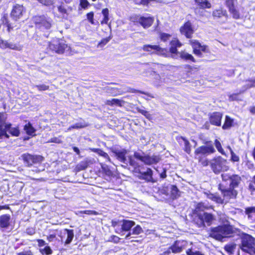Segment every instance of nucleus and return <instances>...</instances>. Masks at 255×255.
Masks as SVG:
<instances>
[{
	"mask_svg": "<svg viewBox=\"0 0 255 255\" xmlns=\"http://www.w3.org/2000/svg\"><path fill=\"white\" fill-rule=\"evenodd\" d=\"M237 229L229 224H224L213 228L210 236L217 240L224 242L227 238H232L237 233Z\"/></svg>",
	"mask_w": 255,
	"mask_h": 255,
	"instance_id": "f257e3e1",
	"label": "nucleus"
},
{
	"mask_svg": "<svg viewBox=\"0 0 255 255\" xmlns=\"http://www.w3.org/2000/svg\"><path fill=\"white\" fill-rule=\"evenodd\" d=\"M31 20L36 28L42 31L50 29L52 25V19L45 15L33 16Z\"/></svg>",
	"mask_w": 255,
	"mask_h": 255,
	"instance_id": "f03ea898",
	"label": "nucleus"
},
{
	"mask_svg": "<svg viewBox=\"0 0 255 255\" xmlns=\"http://www.w3.org/2000/svg\"><path fill=\"white\" fill-rule=\"evenodd\" d=\"M240 248L245 253L255 255V238L249 235H245L241 239Z\"/></svg>",
	"mask_w": 255,
	"mask_h": 255,
	"instance_id": "7ed1b4c3",
	"label": "nucleus"
},
{
	"mask_svg": "<svg viewBox=\"0 0 255 255\" xmlns=\"http://www.w3.org/2000/svg\"><path fill=\"white\" fill-rule=\"evenodd\" d=\"M215 220V217L211 213L203 212L198 214L197 218L194 221L199 227H204L205 224L208 226L211 225L213 221Z\"/></svg>",
	"mask_w": 255,
	"mask_h": 255,
	"instance_id": "20e7f679",
	"label": "nucleus"
},
{
	"mask_svg": "<svg viewBox=\"0 0 255 255\" xmlns=\"http://www.w3.org/2000/svg\"><path fill=\"white\" fill-rule=\"evenodd\" d=\"M189 44L192 46L193 53L198 57H203L202 52L204 53L209 52L208 47L206 45H201L198 40L191 39L189 41Z\"/></svg>",
	"mask_w": 255,
	"mask_h": 255,
	"instance_id": "39448f33",
	"label": "nucleus"
},
{
	"mask_svg": "<svg viewBox=\"0 0 255 255\" xmlns=\"http://www.w3.org/2000/svg\"><path fill=\"white\" fill-rule=\"evenodd\" d=\"M169 45L170 47L168 49L166 48L167 53L166 55L164 56V57H174L175 55H177L179 53L178 51V48L183 46V44L177 37L173 38L169 42Z\"/></svg>",
	"mask_w": 255,
	"mask_h": 255,
	"instance_id": "423d86ee",
	"label": "nucleus"
},
{
	"mask_svg": "<svg viewBox=\"0 0 255 255\" xmlns=\"http://www.w3.org/2000/svg\"><path fill=\"white\" fill-rule=\"evenodd\" d=\"M194 1L195 7L193 9L196 15L203 16V10L212 7V4L209 0H194Z\"/></svg>",
	"mask_w": 255,
	"mask_h": 255,
	"instance_id": "0eeeda50",
	"label": "nucleus"
},
{
	"mask_svg": "<svg viewBox=\"0 0 255 255\" xmlns=\"http://www.w3.org/2000/svg\"><path fill=\"white\" fill-rule=\"evenodd\" d=\"M142 49L151 54H155L164 57L167 53L166 48L161 47L159 45L145 44L143 46Z\"/></svg>",
	"mask_w": 255,
	"mask_h": 255,
	"instance_id": "6e6552de",
	"label": "nucleus"
},
{
	"mask_svg": "<svg viewBox=\"0 0 255 255\" xmlns=\"http://www.w3.org/2000/svg\"><path fill=\"white\" fill-rule=\"evenodd\" d=\"M219 189L221 191L223 197L224 202H228L230 199H235L238 194V191L233 188L229 187L228 188L224 187L222 185H219Z\"/></svg>",
	"mask_w": 255,
	"mask_h": 255,
	"instance_id": "1a4fd4ad",
	"label": "nucleus"
},
{
	"mask_svg": "<svg viewBox=\"0 0 255 255\" xmlns=\"http://www.w3.org/2000/svg\"><path fill=\"white\" fill-rule=\"evenodd\" d=\"M134 156L135 158L141 160L147 165L156 164L160 160V157L159 155L146 156L143 153L140 152H135Z\"/></svg>",
	"mask_w": 255,
	"mask_h": 255,
	"instance_id": "9d476101",
	"label": "nucleus"
},
{
	"mask_svg": "<svg viewBox=\"0 0 255 255\" xmlns=\"http://www.w3.org/2000/svg\"><path fill=\"white\" fill-rule=\"evenodd\" d=\"M187 243L185 241H177L166 251L160 255H169L173 253H179L181 252L186 247Z\"/></svg>",
	"mask_w": 255,
	"mask_h": 255,
	"instance_id": "9b49d317",
	"label": "nucleus"
},
{
	"mask_svg": "<svg viewBox=\"0 0 255 255\" xmlns=\"http://www.w3.org/2000/svg\"><path fill=\"white\" fill-rule=\"evenodd\" d=\"M225 163L226 160L221 157L214 158L210 161V166L215 173L226 169Z\"/></svg>",
	"mask_w": 255,
	"mask_h": 255,
	"instance_id": "f8f14e48",
	"label": "nucleus"
},
{
	"mask_svg": "<svg viewBox=\"0 0 255 255\" xmlns=\"http://www.w3.org/2000/svg\"><path fill=\"white\" fill-rule=\"evenodd\" d=\"M24 163L27 166L32 165L33 164H38L43 161L44 158L41 155H32L29 154H24L21 156Z\"/></svg>",
	"mask_w": 255,
	"mask_h": 255,
	"instance_id": "ddd939ff",
	"label": "nucleus"
},
{
	"mask_svg": "<svg viewBox=\"0 0 255 255\" xmlns=\"http://www.w3.org/2000/svg\"><path fill=\"white\" fill-rule=\"evenodd\" d=\"M50 49L56 52L57 54H63L68 48L67 44L64 42L61 41L59 40L52 41L49 44Z\"/></svg>",
	"mask_w": 255,
	"mask_h": 255,
	"instance_id": "4468645a",
	"label": "nucleus"
},
{
	"mask_svg": "<svg viewBox=\"0 0 255 255\" xmlns=\"http://www.w3.org/2000/svg\"><path fill=\"white\" fill-rule=\"evenodd\" d=\"M22 46L19 43H14L4 40L0 37V48L1 49H9L13 50L20 51Z\"/></svg>",
	"mask_w": 255,
	"mask_h": 255,
	"instance_id": "2eb2a0df",
	"label": "nucleus"
},
{
	"mask_svg": "<svg viewBox=\"0 0 255 255\" xmlns=\"http://www.w3.org/2000/svg\"><path fill=\"white\" fill-rule=\"evenodd\" d=\"M223 113L219 112H214L209 115V121L211 125L216 127H220L222 124Z\"/></svg>",
	"mask_w": 255,
	"mask_h": 255,
	"instance_id": "dca6fc26",
	"label": "nucleus"
},
{
	"mask_svg": "<svg viewBox=\"0 0 255 255\" xmlns=\"http://www.w3.org/2000/svg\"><path fill=\"white\" fill-rule=\"evenodd\" d=\"M154 21V18L153 16H138L136 18V22L143 28L147 29L152 25Z\"/></svg>",
	"mask_w": 255,
	"mask_h": 255,
	"instance_id": "f3484780",
	"label": "nucleus"
},
{
	"mask_svg": "<svg viewBox=\"0 0 255 255\" xmlns=\"http://www.w3.org/2000/svg\"><path fill=\"white\" fill-rule=\"evenodd\" d=\"M24 12L25 9L22 5L16 4L13 5L10 14L11 17L16 21L22 17Z\"/></svg>",
	"mask_w": 255,
	"mask_h": 255,
	"instance_id": "a211bd4d",
	"label": "nucleus"
},
{
	"mask_svg": "<svg viewBox=\"0 0 255 255\" xmlns=\"http://www.w3.org/2000/svg\"><path fill=\"white\" fill-rule=\"evenodd\" d=\"M225 4L234 19H238L240 18L239 11L235 7L234 0H226Z\"/></svg>",
	"mask_w": 255,
	"mask_h": 255,
	"instance_id": "6ab92c4d",
	"label": "nucleus"
},
{
	"mask_svg": "<svg viewBox=\"0 0 255 255\" xmlns=\"http://www.w3.org/2000/svg\"><path fill=\"white\" fill-rule=\"evenodd\" d=\"M180 31L187 38H191L194 33L191 22L189 20L185 22L180 28Z\"/></svg>",
	"mask_w": 255,
	"mask_h": 255,
	"instance_id": "aec40b11",
	"label": "nucleus"
},
{
	"mask_svg": "<svg viewBox=\"0 0 255 255\" xmlns=\"http://www.w3.org/2000/svg\"><path fill=\"white\" fill-rule=\"evenodd\" d=\"M215 151V148L211 144H206L201 146L195 150V155L199 156L204 154H209L213 153Z\"/></svg>",
	"mask_w": 255,
	"mask_h": 255,
	"instance_id": "412c9836",
	"label": "nucleus"
},
{
	"mask_svg": "<svg viewBox=\"0 0 255 255\" xmlns=\"http://www.w3.org/2000/svg\"><path fill=\"white\" fill-rule=\"evenodd\" d=\"M139 175L137 177L140 179L144 180L147 182H153L152 178V171L150 168H147V170L145 172L139 171Z\"/></svg>",
	"mask_w": 255,
	"mask_h": 255,
	"instance_id": "4be33fe9",
	"label": "nucleus"
},
{
	"mask_svg": "<svg viewBox=\"0 0 255 255\" xmlns=\"http://www.w3.org/2000/svg\"><path fill=\"white\" fill-rule=\"evenodd\" d=\"M23 129L25 131L26 134L28 135L23 137V140H28L29 139L30 136H34L35 135V132L36 131V129L30 122H28V123L24 125Z\"/></svg>",
	"mask_w": 255,
	"mask_h": 255,
	"instance_id": "5701e85b",
	"label": "nucleus"
},
{
	"mask_svg": "<svg viewBox=\"0 0 255 255\" xmlns=\"http://www.w3.org/2000/svg\"><path fill=\"white\" fill-rule=\"evenodd\" d=\"M11 222V216L9 214H3L0 216V227L7 229Z\"/></svg>",
	"mask_w": 255,
	"mask_h": 255,
	"instance_id": "b1692460",
	"label": "nucleus"
},
{
	"mask_svg": "<svg viewBox=\"0 0 255 255\" xmlns=\"http://www.w3.org/2000/svg\"><path fill=\"white\" fill-rule=\"evenodd\" d=\"M212 16L214 19H218L223 17H227L228 14L226 9L220 7L213 11Z\"/></svg>",
	"mask_w": 255,
	"mask_h": 255,
	"instance_id": "393cba45",
	"label": "nucleus"
},
{
	"mask_svg": "<svg viewBox=\"0 0 255 255\" xmlns=\"http://www.w3.org/2000/svg\"><path fill=\"white\" fill-rule=\"evenodd\" d=\"M179 54L180 58L184 61L193 63H196L197 61L192 54L187 52L185 50H181L179 52Z\"/></svg>",
	"mask_w": 255,
	"mask_h": 255,
	"instance_id": "a878e982",
	"label": "nucleus"
},
{
	"mask_svg": "<svg viewBox=\"0 0 255 255\" xmlns=\"http://www.w3.org/2000/svg\"><path fill=\"white\" fill-rule=\"evenodd\" d=\"M1 20L2 23L6 26V30L8 32H11L13 30L14 27L17 26L15 23H13L12 22L10 21L6 15H3L2 17Z\"/></svg>",
	"mask_w": 255,
	"mask_h": 255,
	"instance_id": "bb28decb",
	"label": "nucleus"
},
{
	"mask_svg": "<svg viewBox=\"0 0 255 255\" xmlns=\"http://www.w3.org/2000/svg\"><path fill=\"white\" fill-rule=\"evenodd\" d=\"M234 126V120L228 115L225 116V121L222 128L223 130L230 129Z\"/></svg>",
	"mask_w": 255,
	"mask_h": 255,
	"instance_id": "cd10ccee",
	"label": "nucleus"
},
{
	"mask_svg": "<svg viewBox=\"0 0 255 255\" xmlns=\"http://www.w3.org/2000/svg\"><path fill=\"white\" fill-rule=\"evenodd\" d=\"M241 181L240 176L236 174L232 175V178L229 182V187L236 189L238 187Z\"/></svg>",
	"mask_w": 255,
	"mask_h": 255,
	"instance_id": "c85d7f7f",
	"label": "nucleus"
},
{
	"mask_svg": "<svg viewBox=\"0 0 255 255\" xmlns=\"http://www.w3.org/2000/svg\"><path fill=\"white\" fill-rule=\"evenodd\" d=\"M124 103L125 102L124 101L115 98L111 100H106L105 102V104L106 105L110 106H117L120 107H123Z\"/></svg>",
	"mask_w": 255,
	"mask_h": 255,
	"instance_id": "c756f323",
	"label": "nucleus"
},
{
	"mask_svg": "<svg viewBox=\"0 0 255 255\" xmlns=\"http://www.w3.org/2000/svg\"><path fill=\"white\" fill-rule=\"evenodd\" d=\"M10 124L5 126V128L8 130L9 133L13 136H18L20 134V130L18 127H11Z\"/></svg>",
	"mask_w": 255,
	"mask_h": 255,
	"instance_id": "7c9ffc66",
	"label": "nucleus"
},
{
	"mask_svg": "<svg viewBox=\"0 0 255 255\" xmlns=\"http://www.w3.org/2000/svg\"><path fill=\"white\" fill-rule=\"evenodd\" d=\"M57 9L62 18H67L68 15V9L66 5L63 2H61L60 4L57 6Z\"/></svg>",
	"mask_w": 255,
	"mask_h": 255,
	"instance_id": "2f4dec72",
	"label": "nucleus"
},
{
	"mask_svg": "<svg viewBox=\"0 0 255 255\" xmlns=\"http://www.w3.org/2000/svg\"><path fill=\"white\" fill-rule=\"evenodd\" d=\"M102 13L103 15V18L101 21V24L102 25L108 24L110 19L109 9L108 8H103L102 10Z\"/></svg>",
	"mask_w": 255,
	"mask_h": 255,
	"instance_id": "473e14b6",
	"label": "nucleus"
},
{
	"mask_svg": "<svg viewBox=\"0 0 255 255\" xmlns=\"http://www.w3.org/2000/svg\"><path fill=\"white\" fill-rule=\"evenodd\" d=\"M135 223L132 221L124 220L122 225L123 231H128L134 225Z\"/></svg>",
	"mask_w": 255,
	"mask_h": 255,
	"instance_id": "72a5a7b5",
	"label": "nucleus"
},
{
	"mask_svg": "<svg viewBox=\"0 0 255 255\" xmlns=\"http://www.w3.org/2000/svg\"><path fill=\"white\" fill-rule=\"evenodd\" d=\"M106 92L109 94V96L112 97L117 96L122 94L120 89L116 87L107 88Z\"/></svg>",
	"mask_w": 255,
	"mask_h": 255,
	"instance_id": "f704fd0d",
	"label": "nucleus"
},
{
	"mask_svg": "<svg viewBox=\"0 0 255 255\" xmlns=\"http://www.w3.org/2000/svg\"><path fill=\"white\" fill-rule=\"evenodd\" d=\"M64 234H67V239L65 241V244L66 245L69 244L71 243L74 238V231L73 230H69L65 229H64Z\"/></svg>",
	"mask_w": 255,
	"mask_h": 255,
	"instance_id": "c9c22d12",
	"label": "nucleus"
},
{
	"mask_svg": "<svg viewBox=\"0 0 255 255\" xmlns=\"http://www.w3.org/2000/svg\"><path fill=\"white\" fill-rule=\"evenodd\" d=\"M208 199L219 204H223L224 200L217 194H209L207 195Z\"/></svg>",
	"mask_w": 255,
	"mask_h": 255,
	"instance_id": "e433bc0d",
	"label": "nucleus"
},
{
	"mask_svg": "<svg viewBox=\"0 0 255 255\" xmlns=\"http://www.w3.org/2000/svg\"><path fill=\"white\" fill-rule=\"evenodd\" d=\"M143 232L142 229L139 225H137L132 230V233L129 232L126 236V238L128 239L131 234L138 235Z\"/></svg>",
	"mask_w": 255,
	"mask_h": 255,
	"instance_id": "4c0bfd02",
	"label": "nucleus"
},
{
	"mask_svg": "<svg viewBox=\"0 0 255 255\" xmlns=\"http://www.w3.org/2000/svg\"><path fill=\"white\" fill-rule=\"evenodd\" d=\"M237 245L235 243H230L226 245L224 249L225 251L230 255L233 254L236 249Z\"/></svg>",
	"mask_w": 255,
	"mask_h": 255,
	"instance_id": "58836bf2",
	"label": "nucleus"
},
{
	"mask_svg": "<svg viewBox=\"0 0 255 255\" xmlns=\"http://www.w3.org/2000/svg\"><path fill=\"white\" fill-rule=\"evenodd\" d=\"M208 209V206L205 205L204 203L200 202L197 204L195 209V212L198 215L199 213H201V211H204L205 209Z\"/></svg>",
	"mask_w": 255,
	"mask_h": 255,
	"instance_id": "ea45409f",
	"label": "nucleus"
},
{
	"mask_svg": "<svg viewBox=\"0 0 255 255\" xmlns=\"http://www.w3.org/2000/svg\"><path fill=\"white\" fill-rule=\"evenodd\" d=\"M171 195L173 199H175L179 196V191L175 185H171Z\"/></svg>",
	"mask_w": 255,
	"mask_h": 255,
	"instance_id": "a19ab883",
	"label": "nucleus"
},
{
	"mask_svg": "<svg viewBox=\"0 0 255 255\" xmlns=\"http://www.w3.org/2000/svg\"><path fill=\"white\" fill-rule=\"evenodd\" d=\"M195 158L198 159L199 162L203 166H206L210 163V162L207 160V159L205 156H202L201 155L197 156L196 155H195Z\"/></svg>",
	"mask_w": 255,
	"mask_h": 255,
	"instance_id": "79ce46f5",
	"label": "nucleus"
},
{
	"mask_svg": "<svg viewBox=\"0 0 255 255\" xmlns=\"http://www.w3.org/2000/svg\"><path fill=\"white\" fill-rule=\"evenodd\" d=\"M245 214L248 215V218L252 219L255 214V207H250L245 209Z\"/></svg>",
	"mask_w": 255,
	"mask_h": 255,
	"instance_id": "37998d69",
	"label": "nucleus"
},
{
	"mask_svg": "<svg viewBox=\"0 0 255 255\" xmlns=\"http://www.w3.org/2000/svg\"><path fill=\"white\" fill-rule=\"evenodd\" d=\"M112 38V36L110 35L109 36L103 38L101 40V41L98 43V46L101 48L103 47L105 45H106L110 40Z\"/></svg>",
	"mask_w": 255,
	"mask_h": 255,
	"instance_id": "c03bdc74",
	"label": "nucleus"
},
{
	"mask_svg": "<svg viewBox=\"0 0 255 255\" xmlns=\"http://www.w3.org/2000/svg\"><path fill=\"white\" fill-rule=\"evenodd\" d=\"M159 37L162 41L165 42L170 39L171 37V35L164 32H160Z\"/></svg>",
	"mask_w": 255,
	"mask_h": 255,
	"instance_id": "a18cd8bd",
	"label": "nucleus"
},
{
	"mask_svg": "<svg viewBox=\"0 0 255 255\" xmlns=\"http://www.w3.org/2000/svg\"><path fill=\"white\" fill-rule=\"evenodd\" d=\"M127 152L126 150L119 151L116 152V155L119 159L123 162H125L126 160V154Z\"/></svg>",
	"mask_w": 255,
	"mask_h": 255,
	"instance_id": "49530a36",
	"label": "nucleus"
},
{
	"mask_svg": "<svg viewBox=\"0 0 255 255\" xmlns=\"http://www.w3.org/2000/svg\"><path fill=\"white\" fill-rule=\"evenodd\" d=\"M87 126H88V125L85 123H76L74 125H71L69 127V129H74V128H77V129L82 128H86Z\"/></svg>",
	"mask_w": 255,
	"mask_h": 255,
	"instance_id": "de8ad7c7",
	"label": "nucleus"
},
{
	"mask_svg": "<svg viewBox=\"0 0 255 255\" xmlns=\"http://www.w3.org/2000/svg\"><path fill=\"white\" fill-rule=\"evenodd\" d=\"M88 167V163L85 161H83L78 164L76 169L78 171L85 169Z\"/></svg>",
	"mask_w": 255,
	"mask_h": 255,
	"instance_id": "09e8293b",
	"label": "nucleus"
},
{
	"mask_svg": "<svg viewBox=\"0 0 255 255\" xmlns=\"http://www.w3.org/2000/svg\"><path fill=\"white\" fill-rule=\"evenodd\" d=\"M137 112L143 116H144L147 119H149L150 117V114L149 112L145 110L140 109V108L137 107L136 108Z\"/></svg>",
	"mask_w": 255,
	"mask_h": 255,
	"instance_id": "8fccbe9b",
	"label": "nucleus"
},
{
	"mask_svg": "<svg viewBox=\"0 0 255 255\" xmlns=\"http://www.w3.org/2000/svg\"><path fill=\"white\" fill-rule=\"evenodd\" d=\"M40 252L42 254H45L46 255H50L52 254V250L49 246H46L44 249L40 250Z\"/></svg>",
	"mask_w": 255,
	"mask_h": 255,
	"instance_id": "3c124183",
	"label": "nucleus"
},
{
	"mask_svg": "<svg viewBox=\"0 0 255 255\" xmlns=\"http://www.w3.org/2000/svg\"><path fill=\"white\" fill-rule=\"evenodd\" d=\"M94 13L93 11H91L87 13L86 17L89 21V22L92 24H94Z\"/></svg>",
	"mask_w": 255,
	"mask_h": 255,
	"instance_id": "603ef678",
	"label": "nucleus"
},
{
	"mask_svg": "<svg viewBox=\"0 0 255 255\" xmlns=\"http://www.w3.org/2000/svg\"><path fill=\"white\" fill-rule=\"evenodd\" d=\"M39 91H43L49 90V86L45 84L37 85L35 86Z\"/></svg>",
	"mask_w": 255,
	"mask_h": 255,
	"instance_id": "864d4df0",
	"label": "nucleus"
},
{
	"mask_svg": "<svg viewBox=\"0 0 255 255\" xmlns=\"http://www.w3.org/2000/svg\"><path fill=\"white\" fill-rule=\"evenodd\" d=\"M80 5L83 9H87L90 4L87 0H79Z\"/></svg>",
	"mask_w": 255,
	"mask_h": 255,
	"instance_id": "5fc2aeb1",
	"label": "nucleus"
},
{
	"mask_svg": "<svg viewBox=\"0 0 255 255\" xmlns=\"http://www.w3.org/2000/svg\"><path fill=\"white\" fill-rule=\"evenodd\" d=\"M239 93H233L229 95V99L230 101L239 100Z\"/></svg>",
	"mask_w": 255,
	"mask_h": 255,
	"instance_id": "6e6d98bb",
	"label": "nucleus"
},
{
	"mask_svg": "<svg viewBox=\"0 0 255 255\" xmlns=\"http://www.w3.org/2000/svg\"><path fill=\"white\" fill-rule=\"evenodd\" d=\"M187 255H203V254L199 251H193L192 250L189 249L186 251Z\"/></svg>",
	"mask_w": 255,
	"mask_h": 255,
	"instance_id": "4d7b16f0",
	"label": "nucleus"
},
{
	"mask_svg": "<svg viewBox=\"0 0 255 255\" xmlns=\"http://www.w3.org/2000/svg\"><path fill=\"white\" fill-rule=\"evenodd\" d=\"M221 176H222V178L223 180L224 181H229L230 182V181L232 178V175H229V174H227V173H223V174H222Z\"/></svg>",
	"mask_w": 255,
	"mask_h": 255,
	"instance_id": "13d9d810",
	"label": "nucleus"
},
{
	"mask_svg": "<svg viewBox=\"0 0 255 255\" xmlns=\"http://www.w3.org/2000/svg\"><path fill=\"white\" fill-rule=\"evenodd\" d=\"M176 139L178 142H181V141H184V143H189V142L188 140L186 139H185L184 137L181 136H178L176 137Z\"/></svg>",
	"mask_w": 255,
	"mask_h": 255,
	"instance_id": "bf43d9fd",
	"label": "nucleus"
},
{
	"mask_svg": "<svg viewBox=\"0 0 255 255\" xmlns=\"http://www.w3.org/2000/svg\"><path fill=\"white\" fill-rule=\"evenodd\" d=\"M81 212L83 213H84L85 214L91 215H96L98 214V213L96 211H92V210H85V211H82Z\"/></svg>",
	"mask_w": 255,
	"mask_h": 255,
	"instance_id": "052dcab7",
	"label": "nucleus"
},
{
	"mask_svg": "<svg viewBox=\"0 0 255 255\" xmlns=\"http://www.w3.org/2000/svg\"><path fill=\"white\" fill-rule=\"evenodd\" d=\"M17 255H33V254L30 250H27L18 253Z\"/></svg>",
	"mask_w": 255,
	"mask_h": 255,
	"instance_id": "680f3d73",
	"label": "nucleus"
},
{
	"mask_svg": "<svg viewBox=\"0 0 255 255\" xmlns=\"http://www.w3.org/2000/svg\"><path fill=\"white\" fill-rule=\"evenodd\" d=\"M231 158H232V160L234 162H237L239 160V157L238 156H237L233 151L231 152Z\"/></svg>",
	"mask_w": 255,
	"mask_h": 255,
	"instance_id": "e2e57ef3",
	"label": "nucleus"
},
{
	"mask_svg": "<svg viewBox=\"0 0 255 255\" xmlns=\"http://www.w3.org/2000/svg\"><path fill=\"white\" fill-rule=\"evenodd\" d=\"M37 243L39 247H42L46 245L45 242L44 240L41 239L38 240Z\"/></svg>",
	"mask_w": 255,
	"mask_h": 255,
	"instance_id": "0e129e2a",
	"label": "nucleus"
},
{
	"mask_svg": "<svg viewBox=\"0 0 255 255\" xmlns=\"http://www.w3.org/2000/svg\"><path fill=\"white\" fill-rule=\"evenodd\" d=\"M56 238V235L55 234L50 235L49 236L47 237V239L49 242H52L53 240Z\"/></svg>",
	"mask_w": 255,
	"mask_h": 255,
	"instance_id": "69168bd1",
	"label": "nucleus"
},
{
	"mask_svg": "<svg viewBox=\"0 0 255 255\" xmlns=\"http://www.w3.org/2000/svg\"><path fill=\"white\" fill-rule=\"evenodd\" d=\"M216 148L218 150V151L222 154L224 153V150L221 147V144H216Z\"/></svg>",
	"mask_w": 255,
	"mask_h": 255,
	"instance_id": "338daca9",
	"label": "nucleus"
},
{
	"mask_svg": "<svg viewBox=\"0 0 255 255\" xmlns=\"http://www.w3.org/2000/svg\"><path fill=\"white\" fill-rule=\"evenodd\" d=\"M250 112L253 114L255 115V106H252L249 109Z\"/></svg>",
	"mask_w": 255,
	"mask_h": 255,
	"instance_id": "774afa93",
	"label": "nucleus"
}]
</instances>
